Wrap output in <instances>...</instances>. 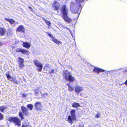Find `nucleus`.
Masks as SVG:
<instances>
[{
    "mask_svg": "<svg viewBox=\"0 0 127 127\" xmlns=\"http://www.w3.org/2000/svg\"><path fill=\"white\" fill-rule=\"evenodd\" d=\"M40 103V102H36V103Z\"/></svg>",
    "mask_w": 127,
    "mask_h": 127,
    "instance_id": "79ce46f5",
    "label": "nucleus"
},
{
    "mask_svg": "<svg viewBox=\"0 0 127 127\" xmlns=\"http://www.w3.org/2000/svg\"><path fill=\"white\" fill-rule=\"evenodd\" d=\"M85 95V97L86 96L87 97V96H86L87 95H85V94H83V93H82V94H80L81 95H81Z\"/></svg>",
    "mask_w": 127,
    "mask_h": 127,
    "instance_id": "4c0bfd02",
    "label": "nucleus"
},
{
    "mask_svg": "<svg viewBox=\"0 0 127 127\" xmlns=\"http://www.w3.org/2000/svg\"><path fill=\"white\" fill-rule=\"evenodd\" d=\"M48 95V94H47L44 93L43 94H41V96L42 97H44Z\"/></svg>",
    "mask_w": 127,
    "mask_h": 127,
    "instance_id": "c85d7f7f",
    "label": "nucleus"
},
{
    "mask_svg": "<svg viewBox=\"0 0 127 127\" xmlns=\"http://www.w3.org/2000/svg\"><path fill=\"white\" fill-rule=\"evenodd\" d=\"M22 96L23 97H25L27 96L28 95L25 94H22Z\"/></svg>",
    "mask_w": 127,
    "mask_h": 127,
    "instance_id": "72a5a7b5",
    "label": "nucleus"
},
{
    "mask_svg": "<svg viewBox=\"0 0 127 127\" xmlns=\"http://www.w3.org/2000/svg\"><path fill=\"white\" fill-rule=\"evenodd\" d=\"M16 52H21L23 54H25L27 55H29L30 53L29 51L27 50L21 49L18 48L16 50Z\"/></svg>",
    "mask_w": 127,
    "mask_h": 127,
    "instance_id": "6e6552de",
    "label": "nucleus"
},
{
    "mask_svg": "<svg viewBox=\"0 0 127 127\" xmlns=\"http://www.w3.org/2000/svg\"><path fill=\"white\" fill-rule=\"evenodd\" d=\"M93 70L94 72L98 74H99V72H103L104 71V70L96 67H94Z\"/></svg>",
    "mask_w": 127,
    "mask_h": 127,
    "instance_id": "f8f14e48",
    "label": "nucleus"
},
{
    "mask_svg": "<svg viewBox=\"0 0 127 127\" xmlns=\"http://www.w3.org/2000/svg\"><path fill=\"white\" fill-rule=\"evenodd\" d=\"M27 107L30 110H32L33 108V105L31 104H29L27 105Z\"/></svg>",
    "mask_w": 127,
    "mask_h": 127,
    "instance_id": "412c9836",
    "label": "nucleus"
},
{
    "mask_svg": "<svg viewBox=\"0 0 127 127\" xmlns=\"http://www.w3.org/2000/svg\"><path fill=\"white\" fill-rule=\"evenodd\" d=\"M61 10L63 14V18L66 22L69 23L71 22V19L67 16L68 10L65 5H63L61 7Z\"/></svg>",
    "mask_w": 127,
    "mask_h": 127,
    "instance_id": "f03ea898",
    "label": "nucleus"
},
{
    "mask_svg": "<svg viewBox=\"0 0 127 127\" xmlns=\"http://www.w3.org/2000/svg\"><path fill=\"white\" fill-rule=\"evenodd\" d=\"M25 29L22 25H20L16 29V32H20L24 33L25 32Z\"/></svg>",
    "mask_w": 127,
    "mask_h": 127,
    "instance_id": "1a4fd4ad",
    "label": "nucleus"
},
{
    "mask_svg": "<svg viewBox=\"0 0 127 127\" xmlns=\"http://www.w3.org/2000/svg\"><path fill=\"white\" fill-rule=\"evenodd\" d=\"M8 121L10 122H12L16 126L19 127L21 125V121L18 117H10L8 119Z\"/></svg>",
    "mask_w": 127,
    "mask_h": 127,
    "instance_id": "423d86ee",
    "label": "nucleus"
},
{
    "mask_svg": "<svg viewBox=\"0 0 127 127\" xmlns=\"http://www.w3.org/2000/svg\"><path fill=\"white\" fill-rule=\"evenodd\" d=\"M28 8L30 10L32 11V9L31 7L30 6H29Z\"/></svg>",
    "mask_w": 127,
    "mask_h": 127,
    "instance_id": "f704fd0d",
    "label": "nucleus"
},
{
    "mask_svg": "<svg viewBox=\"0 0 127 127\" xmlns=\"http://www.w3.org/2000/svg\"><path fill=\"white\" fill-rule=\"evenodd\" d=\"M6 76L8 80L11 81H12L13 79V78H12L9 74L7 73L6 74Z\"/></svg>",
    "mask_w": 127,
    "mask_h": 127,
    "instance_id": "4be33fe9",
    "label": "nucleus"
},
{
    "mask_svg": "<svg viewBox=\"0 0 127 127\" xmlns=\"http://www.w3.org/2000/svg\"><path fill=\"white\" fill-rule=\"evenodd\" d=\"M52 40L55 43L57 44H61L62 42L58 40L57 39L55 38L54 37H53L52 38Z\"/></svg>",
    "mask_w": 127,
    "mask_h": 127,
    "instance_id": "6ab92c4d",
    "label": "nucleus"
},
{
    "mask_svg": "<svg viewBox=\"0 0 127 127\" xmlns=\"http://www.w3.org/2000/svg\"><path fill=\"white\" fill-rule=\"evenodd\" d=\"M70 10L72 13L79 14L81 10L82 7L81 4H78L72 2L70 7Z\"/></svg>",
    "mask_w": 127,
    "mask_h": 127,
    "instance_id": "f257e3e1",
    "label": "nucleus"
},
{
    "mask_svg": "<svg viewBox=\"0 0 127 127\" xmlns=\"http://www.w3.org/2000/svg\"><path fill=\"white\" fill-rule=\"evenodd\" d=\"M67 86H68V88H69V87H70V86L68 84H67Z\"/></svg>",
    "mask_w": 127,
    "mask_h": 127,
    "instance_id": "58836bf2",
    "label": "nucleus"
},
{
    "mask_svg": "<svg viewBox=\"0 0 127 127\" xmlns=\"http://www.w3.org/2000/svg\"><path fill=\"white\" fill-rule=\"evenodd\" d=\"M54 69H52V70H49V72L50 73H54Z\"/></svg>",
    "mask_w": 127,
    "mask_h": 127,
    "instance_id": "473e14b6",
    "label": "nucleus"
},
{
    "mask_svg": "<svg viewBox=\"0 0 127 127\" xmlns=\"http://www.w3.org/2000/svg\"><path fill=\"white\" fill-rule=\"evenodd\" d=\"M34 65L38 67L37 69V70L41 71L42 69V65L39 61L36 60L34 61Z\"/></svg>",
    "mask_w": 127,
    "mask_h": 127,
    "instance_id": "0eeeda50",
    "label": "nucleus"
},
{
    "mask_svg": "<svg viewBox=\"0 0 127 127\" xmlns=\"http://www.w3.org/2000/svg\"><path fill=\"white\" fill-rule=\"evenodd\" d=\"M23 45L24 47L29 48L31 46V44L27 42H23Z\"/></svg>",
    "mask_w": 127,
    "mask_h": 127,
    "instance_id": "dca6fc26",
    "label": "nucleus"
},
{
    "mask_svg": "<svg viewBox=\"0 0 127 127\" xmlns=\"http://www.w3.org/2000/svg\"><path fill=\"white\" fill-rule=\"evenodd\" d=\"M21 110L22 112L20 111L19 113V115L21 120L24 119L23 113L25 115H28L29 114V112L28 109L26 107L22 106L21 107Z\"/></svg>",
    "mask_w": 127,
    "mask_h": 127,
    "instance_id": "39448f33",
    "label": "nucleus"
},
{
    "mask_svg": "<svg viewBox=\"0 0 127 127\" xmlns=\"http://www.w3.org/2000/svg\"><path fill=\"white\" fill-rule=\"evenodd\" d=\"M6 32L4 28H0V36L4 35Z\"/></svg>",
    "mask_w": 127,
    "mask_h": 127,
    "instance_id": "f3484780",
    "label": "nucleus"
},
{
    "mask_svg": "<svg viewBox=\"0 0 127 127\" xmlns=\"http://www.w3.org/2000/svg\"><path fill=\"white\" fill-rule=\"evenodd\" d=\"M124 84V83H123V84H120V85H122L123 84Z\"/></svg>",
    "mask_w": 127,
    "mask_h": 127,
    "instance_id": "a19ab883",
    "label": "nucleus"
},
{
    "mask_svg": "<svg viewBox=\"0 0 127 127\" xmlns=\"http://www.w3.org/2000/svg\"><path fill=\"white\" fill-rule=\"evenodd\" d=\"M22 127H32V126L30 123L24 122L22 123Z\"/></svg>",
    "mask_w": 127,
    "mask_h": 127,
    "instance_id": "4468645a",
    "label": "nucleus"
},
{
    "mask_svg": "<svg viewBox=\"0 0 127 127\" xmlns=\"http://www.w3.org/2000/svg\"><path fill=\"white\" fill-rule=\"evenodd\" d=\"M42 89L40 87H38L35 89L34 91V95H38L39 94V93H41V90Z\"/></svg>",
    "mask_w": 127,
    "mask_h": 127,
    "instance_id": "ddd939ff",
    "label": "nucleus"
},
{
    "mask_svg": "<svg viewBox=\"0 0 127 127\" xmlns=\"http://www.w3.org/2000/svg\"><path fill=\"white\" fill-rule=\"evenodd\" d=\"M83 90V87L79 85L76 86L75 87V92L77 93H79Z\"/></svg>",
    "mask_w": 127,
    "mask_h": 127,
    "instance_id": "9b49d317",
    "label": "nucleus"
},
{
    "mask_svg": "<svg viewBox=\"0 0 127 127\" xmlns=\"http://www.w3.org/2000/svg\"><path fill=\"white\" fill-rule=\"evenodd\" d=\"M45 21V22L49 26H50V24H51V23L50 22L48 21L47 20H46Z\"/></svg>",
    "mask_w": 127,
    "mask_h": 127,
    "instance_id": "c756f323",
    "label": "nucleus"
},
{
    "mask_svg": "<svg viewBox=\"0 0 127 127\" xmlns=\"http://www.w3.org/2000/svg\"><path fill=\"white\" fill-rule=\"evenodd\" d=\"M29 95H31V93H29L28 94Z\"/></svg>",
    "mask_w": 127,
    "mask_h": 127,
    "instance_id": "ea45409f",
    "label": "nucleus"
},
{
    "mask_svg": "<svg viewBox=\"0 0 127 127\" xmlns=\"http://www.w3.org/2000/svg\"><path fill=\"white\" fill-rule=\"evenodd\" d=\"M74 89V88L71 87H69V88H68V90L70 91H73V90Z\"/></svg>",
    "mask_w": 127,
    "mask_h": 127,
    "instance_id": "2f4dec72",
    "label": "nucleus"
},
{
    "mask_svg": "<svg viewBox=\"0 0 127 127\" xmlns=\"http://www.w3.org/2000/svg\"><path fill=\"white\" fill-rule=\"evenodd\" d=\"M53 7L54 10H58L60 8V5L57 2L55 1L53 4Z\"/></svg>",
    "mask_w": 127,
    "mask_h": 127,
    "instance_id": "9d476101",
    "label": "nucleus"
},
{
    "mask_svg": "<svg viewBox=\"0 0 127 127\" xmlns=\"http://www.w3.org/2000/svg\"><path fill=\"white\" fill-rule=\"evenodd\" d=\"M70 115H69L66 120L70 124H72L73 121L76 120V118L75 114V110L72 109L70 111Z\"/></svg>",
    "mask_w": 127,
    "mask_h": 127,
    "instance_id": "20e7f679",
    "label": "nucleus"
},
{
    "mask_svg": "<svg viewBox=\"0 0 127 127\" xmlns=\"http://www.w3.org/2000/svg\"><path fill=\"white\" fill-rule=\"evenodd\" d=\"M19 67L20 68H22L24 67V65L23 64L19 63Z\"/></svg>",
    "mask_w": 127,
    "mask_h": 127,
    "instance_id": "7c9ffc66",
    "label": "nucleus"
},
{
    "mask_svg": "<svg viewBox=\"0 0 127 127\" xmlns=\"http://www.w3.org/2000/svg\"><path fill=\"white\" fill-rule=\"evenodd\" d=\"M63 75L64 78L66 80L69 81L70 82H72L74 80V77L73 76L71 73L66 70L63 71Z\"/></svg>",
    "mask_w": 127,
    "mask_h": 127,
    "instance_id": "7ed1b4c3",
    "label": "nucleus"
},
{
    "mask_svg": "<svg viewBox=\"0 0 127 127\" xmlns=\"http://www.w3.org/2000/svg\"><path fill=\"white\" fill-rule=\"evenodd\" d=\"M6 108V107L4 106H0V111L1 112H3L4 110Z\"/></svg>",
    "mask_w": 127,
    "mask_h": 127,
    "instance_id": "aec40b11",
    "label": "nucleus"
},
{
    "mask_svg": "<svg viewBox=\"0 0 127 127\" xmlns=\"http://www.w3.org/2000/svg\"><path fill=\"white\" fill-rule=\"evenodd\" d=\"M12 81H13V82L15 83L16 84H18V82L17 81V80L16 79V78H13Z\"/></svg>",
    "mask_w": 127,
    "mask_h": 127,
    "instance_id": "a878e982",
    "label": "nucleus"
},
{
    "mask_svg": "<svg viewBox=\"0 0 127 127\" xmlns=\"http://www.w3.org/2000/svg\"><path fill=\"white\" fill-rule=\"evenodd\" d=\"M76 103V102H75V103Z\"/></svg>",
    "mask_w": 127,
    "mask_h": 127,
    "instance_id": "c03bdc74",
    "label": "nucleus"
},
{
    "mask_svg": "<svg viewBox=\"0 0 127 127\" xmlns=\"http://www.w3.org/2000/svg\"><path fill=\"white\" fill-rule=\"evenodd\" d=\"M106 73V74L107 75H108V74L107 73Z\"/></svg>",
    "mask_w": 127,
    "mask_h": 127,
    "instance_id": "37998d69",
    "label": "nucleus"
},
{
    "mask_svg": "<svg viewBox=\"0 0 127 127\" xmlns=\"http://www.w3.org/2000/svg\"><path fill=\"white\" fill-rule=\"evenodd\" d=\"M35 108L38 110H41L42 108V106L41 104H35Z\"/></svg>",
    "mask_w": 127,
    "mask_h": 127,
    "instance_id": "2eb2a0df",
    "label": "nucleus"
},
{
    "mask_svg": "<svg viewBox=\"0 0 127 127\" xmlns=\"http://www.w3.org/2000/svg\"><path fill=\"white\" fill-rule=\"evenodd\" d=\"M124 83L127 86V80Z\"/></svg>",
    "mask_w": 127,
    "mask_h": 127,
    "instance_id": "e433bc0d",
    "label": "nucleus"
},
{
    "mask_svg": "<svg viewBox=\"0 0 127 127\" xmlns=\"http://www.w3.org/2000/svg\"><path fill=\"white\" fill-rule=\"evenodd\" d=\"M48 33V35L50 37H52V38L53 37V36L51 34H50L49 33Z\"/></svg>",
    "mask_w": 127,
    "mask_h": 127,
    "instance_id": "c9c22d12",
    "label": "nucleus"
},
{
    "mask_svg": "<svg viewBox=\"0 0 127 127\" xmlns=\"http://www.w3.org/2000/svg\"><path fill=\"white\" fill-rule=\"evenodd\" d=\"M85 0H75L76 2L78 3H80L83 2Z\"/></svg>",
    "mask_w": 127,
    "mask_h": 127,
    "instance_id": "393cba45",
    "label": "nucleus"
},
{
    "mask_svg": "<svg viewBox=\"0 0 127 127\" xmlns=\"http://www.w3.org/2000/svg\"><path fill=\"white\" fill-rule=\"evenodd\" d=\"M72 106L74 108H77L80 106L79 104H72Z\"/></svg>",
    "mask_w": 127,
    "mask_h": 127,
    "instance_id": "5701e85b",
    "label": "nucleus"
},
{
    "mask_svg": "<svg viewBox=\"0 0 127 127\" xmlns=\"http://www.w3.org/2000/svg\"><path fill=\"white\" fill-rule=\"evenodd\" d=\"M100 113L99 112L97 113L95 116V117L96 118H99L100 117Z\"/></svg>",
    "mask_w": 127,
    "mask_h": 127,
    "instance_id": "cd10ccee",
    "label": "nucleus"
},
{
    "mask_svg": "<svg viewBox=\"0 0 127 127\" xmlns=\"http://www.w3.org/2000/svg\"><path fill=\"white\" fill-rule=\"evenodd\" d=\"M5 20L9 22L11 24H12L15 23V21L13 19H9L5 18Z\"/></svg>",
    "mask_w": 127,
    "mask_h": 127,
    "instance_id": "a211bd4d",
    "label": "nucleus"
},
{
    "mask_svg": "<svg viewBox=\"0 0 127 127\" xmlns=\"http://www.w3.org/2000/svg\"><path fill=\"white\" fill-rule=\"evenodd\" d=\"M3 119V115L0 113V120H2Z\"/></svg>",
    "mask_w": 127,
    "mask_h": 127,
    "instance_id": "bb28decb",
    "label": "nucleus"
},
{
    "mask_svg": "<svg viewBox=\"0 0 127 127\" xmlns=\"http://www.w3.org/2000/svg\"><path fill=\"white\" fill-rule=\"evenodd\" d=\"M18 60H19V63L23 64L24 62V59L21 58L19 57L18 58Z\"/></svg>",
    "mask_w": 127,
    "mask_h": 127,
    "instance_id": "b1692460",
    "label": "nucleus"
}]
</instances>
